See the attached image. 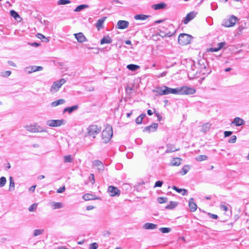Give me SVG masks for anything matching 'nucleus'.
<instances>
[{"instance_id": "1", "label": "nucleus", "mask_w": 249, "mask_h": 249, "mask_svg": "<svg viewBox=\"0 0 249 249\" xmlns=\"http://www.w3.org/2000/svg\"><path fill=\"white\" fill-rule=\"evenodd\" d=\"M113 135V130L112 126L107 124L105 129L102 132V139L103 142L107 143L111 139Z\"/></svg>"}, {"instance_id": "2", "label": "nucleus", "mask_w": 249, "mask_h": 249, "mask_svg": "<svg viewBox=\"0 0 249 249\" xmlns=\"http://www.w3.org/2000/svg\"><path fill=\"white\" fill-rule=\"evenodd\" d=\"M102 130V127L97 125H90L87 128L88 136L91 137L93 139L96 138V136L99 134Z\"/></svg>"}, {"instance_id": "3", "label": "nucleus", "mask_w": 249, "mask_h": 249, "mask_svg": "<svg viewBox=\"0 0 249 249\" xmlns=\"http://www.w3.org/2000/svg\"><path fill=\"white\" fill-rule=\"evenodd\" d=\"M192 36L186 34H181L178 37V43L182 45L189 44L192 40Z\"/></svg>"}, {"instance_id": "4", "label": "nucleus", "mask_w": 249, "mask_h": 249, "mask_svg": "<svg viewBox=\"0 0 249 249\" xmlns=\"http://www.w3.org/2000/svg\"><path fill=\"white\" fill-rule=\"evenodd\" d=\"M66 80L63 78H61L59 81H55L52 86L50 91L53 93L56 92L58 91L62 85L66 83Z\"/></svg>"}, {"instance_id": "5", "label": "nucleus", "mask_w": 249, "mask_h": 249, "mask_svg": "<svg viewBox=\"0 0 249 249\" xmlns=\"http://www.w3.org/2000/svg\"><path fill=\"white\" fill-rule=\"evenodd\" d=\"M196 91L194 88L186 86L180 87V95H192L195 93Z\"/></svg>"}, {"instance_id": "6", "label": "nucleus", "mask_w": 249, "mask_h": 249, "mask_svg": "<svg viewBox=\"0 0 249 249\" xmlns=\"http://www.w3.org/2000/svg\"><path fill=\"white\" fill-rule=\"evenodd\" d=\"M26 130L30 132L36 133V132H46L47 131L46 129L41 127L40 126H37L35 125H30L25 126Z\"/></svg>"}, {"instance_id": "7", "label": "nucleus", "mask_w": 249, "mask_h": 249, "mask_svg": "<svg viewBox=\"0 0 249 249\" xmlns=\"http://www.w3.org/2000/svg\"><path fill=\"white\" fill-rule=\"evenodd\" d=\"M66 123V121L63 120H48L46 124L51 127H58L61 125L64 124Z\"/></svg>"}, {"instance_id": "8", "label": "nucleus", "mask_w": 249, "mask_h": 249, "mask_svg": "<svg viewBox=\"0 0 249 249\" xmlns=\"http://www.w3.org/2000/svg\"><path fill=\"white\" fill-rule=\"evenodd\" d=\"M238 18L232 15L228 19L224 20L222 25L226 27H232L235 24Z\"/></svg>"}, {"instance_id": "9", "label": "nucleus", "mask_w": 249, "mask_h": 249, "mask_svg": "<svg viewBox=\"0 0 249 249\" xmlns=\"http://www.w3.org/2000/svg\"><path fill=\"white\" fill-rule=\"evenodd\" d=\"M206 61L204 59H200L198 61L197 68L199 70L200 73L204 74L206 72Z\"/></svg>"}, {"instance_id": "10", "label": "nucleus", "mask_w": 249, "mask_h": 249, "mask_svg": "<svg viewBox=\"0 0 249 249\" xmlns=\"http://www.w3.org/2000/svg\"><path fill=\"white\" fill-rule=\"evenodd\" d=\"M153 92L156 93V96H162L167 95L166 86L157 87L153 90Z\"/></svg>"}, {"instance_id": "11", "label": "nucleus", "mask_w": 249, "mask_h": 249, "mask_svg": "<svg viewBox=\"0 0 249 249\" xmlns=\"http://www.w3.org/2000/svg\"><path fill=\"white\" fill-rule=\"evenodd\" d=\"M108 192L111 196H119L120 194V191L118 188L113 186H109L108 187Z\"/></svg>"}, {"instance_id": "12", "label": "nucleus", "mask_w": 249, "mask_h": 249, "mask_svg": "<svg viewBox=\"0 0 249 249\" xmlns=\"http://www.w3.org/2000/svg\"><path fill=\"white\" fill-rule=\"evenodd\" d=\"M158 127V124L157 123H153L150 125L144 127L143 131L148 133L155 132L157 130Z\"/></svg>"}, {"instance_id": "13", "label": "nucleus", "mask_w": 249, "mask_h": 249, "mask_svg": "<svg viewBox=\"0 0 249 249\" xmlns=\"http://www.w3.org/2000/svg\"><path fill=\"white\" fill-rule=\"evenodd\" d=\"M196 13L194 11L189 13L184 18L183 22L185 24H187L196 16Z\"/></svg>"}, {"instance_id": "14", "label": "nucleus", "mask_w": 249, "mask_h": 249, "mask_svg": "<svg viewBox=\"0 0 249 249\" xmlns=\"http://www.w3.org/2000/svg\"><path fill=\"white\" fill-rule=\"evenodd\" d=\"M129 23L126 20H120L118 21L116 28L119 29H124L127 28Z\"/></svg>"}, {"instance_id": "15", "label": "nucleus", "mask_w": 249, "mask_h": 249, "mask_svg": "<svg viewBox=\"0 0 249 249\" xmlns=\"http://www.w3.org/2000/svg\"><path fill=\"white\" fill-rule=\"evenodd\" d=\"M75 37L79 43H83L88 41L87 38L82 33H79L74 34Z\"/></svg>"}, {"instance_id": "16", "label": "nucleus", "mask_w": 249, "mask_h": 249, "mask_svg": "<svg viewBox=\"0 0 249 249\" xmlns=\"http://www.w3.org/2000/svg\"><path fill=\"white\" fill-rule=\"evenodd\" d=\"M167 95L169 94H174L180 95V87L175 89H172L166 86Z\"/></svg>"}, {"instance_id": "17", "label": "nucleus", "mask_w": 249, "mask_h": 249, "mask_svg": "<svg viewBox=\"0 0 249 249\" xmlns=\"http://www.w3.org/2000/svg\"><path fill=\"white\" fill-rule=\"evenodd\" d=\"M78 105H74L71 107H67L64 108L63 112H68L69 113H71L73 111L76 110L78 108Z\"/></svg>"}, {"instance_id": "18", "label": "nucleus", "mask_w": 249, "mask_h": 249, "mask_svg": "<svg viewBox=\"0 0 249 249\" xmlns=\"http://www.w3.org/2000/svg\"><path fill=\"white\" fill-rule=\"evenodd\" d=\"M245 122L242 119L237 117L234 119V120L232 122V124H234L236 126H239L244 124Z\"/></svg>"}, {"instance_id": "19", "label": "nucleus", "mask_w": 249, "mask_h": 249, "mask_svg": "<svg viewBox=\"0 0 249 249\" xmlns=\"http://www.w3.org/2000/svg\"><path fill=\"white\" fill-rule=\"evenodd\" d=\"M194 199L193 198H191L189 201V206L191 212H194L196 211L197 209L196 204L194 202Z\"/></svg>"}, {"instance_id": "20", "label": "nucleus", "mask_w": 249, "mask_h": 249, "mask_svg": "<svg viewBox=\"0 0 249 249\" xmlns=\"http://www.w3.org/2000/svg\"><path fill=\"white\" fill-rule=\"evenodd\" d=\"M93 164L95 166L97 167V169L100 171H102L104 169L103 163L99 160H95L93 162Z\"/></svg>"}, {"instance_id": "21", "label": "nucleus", "mask_w": 249, "mask_h": 249, "mask_svg": "<svg viewBox=\"0 0 249 249\" xmlns=\"http://www.w3.org/2000/svg\"><path fill=\"white\" fill-rule=\"evenodd\" d=\"M157 228V225L151 223H146L143 225V228L146 230H153Z\"/></svg>"}, {"instance_id": "22", "label": "nucleus", "mask_w": 249, "mask_h": 249, "mask_svg": "<svg viewBox=\"0 0 249 249\" xmlns=\"http://www.w3.org/2000/svg\"><path fill=\"white\" fill-rule=\"evenodd\" d=\"M112 42V39L108 36H104L100 40L101 44H110Z\"/></svg>"}, {"instance_id": "23", "label": "nucleus", "mask_w": 249, "mask_h": 249, "mask_svg": "<svg viewBox=\"0 0 249 249\" xmlns=\"http://www.w3.org/2000/svg\"><path fill=\"white\" fill-rule=\"evenodd\" d=\"M196 67L197 66H196L195 62L194 61L189 60L187 62L186 68L189 69L190 70L194 71Z\"/></svg>"}, {"instance_id": "24", "label": "nucleus", "mask_w": 249, "mask_h": 249, "mask_svg": "<svg viewBox=\"0 0 249 249\" xmlns=\"http://www.w3.org/2000/svg\"><path fill=\"white\" fill-rule=\"evenodd\" d=\"M166 6V5L165 3L160 2L156 4H153L152 7L153 9L157 10L164 9Z\"/></svg>"}, {"instance_id": "25", "label": "nucleus", "mask_w": 249, "mask_h": 249, "mask_svg": "<svg viewBox=\"0 0 249 249\" xmlns=\"http://www.w3.org/2000/svg\"><path fill=\"white\" fill-rule=\"evenodd\" d=\"M150 17L149 15H145L143 14H138L134 16V19L136 20H146L147 18Z\"/></svg>"}, {"instance_id": "26", "label": "nucleus", "mask_w": 249, "mask_h": 249, "mask_svg": "<svg viewBox=\"0 0 249 249\" xmlns=\"http://www.w3.org/2000/svg\"><path fill=\"white\" fill-rule=\"evenodd\" d=\"M179 150V148L176 149L174 145L171 144L167 145V149L166 150V153H171L175 151H177Z\"/></svg>"}, {"instance_id": "27", "label": "nucleus", "mask_w": 249, "mask_h": 249, "mask_svg": "<svg viewBox=\"0 0 249 249\" xmlns=\"http://www.w3.org/2000/svg\"><path fill=\"white\" fill-rule=\"evenodd\" d=\"M173 189L178 193H182V196H186L188 194V191L184 189H180L175 186H174Z\"/></svg>"}, {"instance_id": "28", "label": "nucleus", "mask_w": 249, "mask_h": 249, "mask_svg": "<svg viewBox=\"0 0 249 249\" xmlns=\"http://www.w3.org/2000/svg\"><path fill=\"white\" fill-rule=\"evenodd\" d=\"M95 196L91 194L88 193L83 196V198L86 200H90L95 199Z\"/></svg>"}, {"instance_id": "29", "label": "nucleus", "mask_w": 249, "mask_h": 249, "mask_svg": "<svg viewBox=\"0 0 249 249\" xmlns=\"http://www.w3.org/2000/svg\"><path fill=\"white\" fill-rule=\"evenodd\" d=\"M65 102L66 101L64 99H60L52 102L51 106L52 107H55L59 105L64 104Z\"/></svg>"}, {"instance_id": "30", "label": "nucleus", "mask_w": 249, "mask_h": 249, "mask_svg": "<svg viewBox=\"0 0 249 249\" xmlns=\"http://www.w3.org/2000/svg\"><path fill=\"white\" fill-rule=\"evenodd\" d=\"M181 159L179 158H173L171 162V164L173 166H179L181 163Z\"/></svg>"}, {"instance_id": "31", "label": "nucleus", "mask_w": 249, "mask_h": 249, "mask_svg": "<svg viewBox=\"0 0 249 249\" xmlns=\"http://www.w3.org/2000/svg\"><path fill=\"white\" fill-rule=\"evenodd\" d=\"M178 205V202L175 201H170L169 204L165 206L166 209L172 210Z\"/></svg>"}, {"instance_id": "32", "label": "nucleus", "mask_w": 249, "mask_h": 249, "mask_svg": "<svg viewBox=\"0 0 249 249\" xmlns=\"http://www.w3.org/2000/svg\"><path fill=\"white\" fill-rule=\"evenodd\" d=\"M211 126V124L207 123L203 125L201 127V131L204 133L208 131Z\"/></svg>"}, {"instance_id": "33", "label": "nucleus", "mask_w": 249, "mask_h": 249, "mask_svg": "<svg viewBox=\"0 0 249 249\" xmlns=\"http://www.w3.org/2000/svg\"><path fill=\"white\" fill-rule=\"evenodd\" d=\"M127 68L133 71H137L140 68V66L135 64H129L127 66Z\"/></svg>"}, {"instance_id": "34", "label": "nucleus", "mask_w": 249, "mask_h": 249, "mask_svg": "<svg viewBox=\"0 0 249 249\" xmlns=\"http://www.w3.org/2000/svg\"><path fill=\"white\" fill-rule=\"evenodd\" d=\"M89 6L87 4H81L77 6L74 11V12H78L84 9L89 8Z\"/></svg>"}, {"instance_id": "35", "label": "nucleus", "mask_w": 249, "mask_h": 249, "mask_svg": "<svg viewBox=\"0 0 249 249\" xmlns=\"http://www.w3.org/2000/svg\"><path fill=\"white\" fill-rule=\"evenodd\" d=\"M106 19V17H103L102 18H101L99 19L96 23V26L97 28H99L101 27L103 25V24L104 23L105 19Z\"/></svg>"}, {"instance_id": "36", "label": "nucleus", "mask_w": 249, "mask_h": 249, "mask_svg": "<svg viewBox=\"0 0 249 249\" xmlns=\"http://www.w3.org/2000/svg\"><path fill=\"white\" fill-rule=\"evenodd\" d=\"M11 16L14 18L15 19L18 20V18H20V17L19 14L15 10H12L10 12Z\"/></svg>"}, {"instance_id": "37", "label": "nucleus", "mask_w": 249, "mask_h": 249, "mask_svg": "<svg viewBox=\"0 0 249 249\" xmlns=\"http://www.w3.org/2000/svg\"><path fill=\"white\" fill-rule=\"evenodd\" d=\"M10 180V184H9V191L13 190L15 188V183L13 178L12 177H10L9 178Z\"/></svg>"}, {"instance_id": "38", "label": "nucleus", "mask_w": 249, "mask_h": 249, "mask_svg": "<svg viewBox=\"0 0 249 249\" xmlns=\"http://www.w3.org/2000/svg\"><path fill=\"white\" fill-rule=\"evenodd\" d=\"M73 161L71 155H67L64 157V162L65 163H71Z\"/></svg>"}, {"instance_id": "39", "label": "nucleus", "mask_w": 249, "mask_h": 249, "mask_svg": "<svg viewBox=\"0 0 249 249\" xmlns=\"http://www.w3.org/2000/svg\"><path fill=\"white\" fill-rule=\"evenodd\" d=\"M207 159L208 157L206 155H199L196 158V160L198 161L205 160H207Z\"/></svg>"}, {"instance_id": "40", "label": "nucleus", "mask_w": 249, "mask_h": 249, "mask_svg": "<svg viewBox=\"0 0 249 249\" xmlns=\"http://www.w3.org/2000/svg\"><path fill=\"white\" fill-rule=\"evenodd\" d=\"M189 169V166L188 165H185L182 168L181 171H180V173L182 175H184L188 172Z\"/></svg>"}, {"instance_id": "41", "label": "nucleus", "mask_w": 249, "mask_h": 249, "mask_svg": "<svg viewBox=\"0 0 249 249\" xmlns=\"http://www.w3.org/2000/svg\"><path fill=\"white\" fill-rule=\"evenodd\" d=\"M157 200L159 203L161 204L167 202L168 198L165 197H159L158 198Z\"/></svg>"}, {"instance_id": "42", "label": "nucleus", "mask_w": 249, "mask_h": 249, "mask_svg": "<svg viewBox=\"0 0 249 249\" xmlns=\"http://www.w3.org/2000/svg\"><path fill=\"white\" fill-rule=\"evenodd\" d=\"M160 231L163 233H169L171 231L170 228H160Z\"/></svg>"}, {"instance_id": "43", "label": "nucleus", "mask_w": 249, "mask_h": 249, "mask_svg": "<svg viewBox=\"0 0 249 249\" xmlns=\"http://www.w3.org/2000/svg\"><path fill=\"white\" fill-rule=\"evenodd\" d=\"M43 230L36 229L34 231V236H37L41 234L43 232Z\"/></svg>"}, {"instance_id": "44", "label": "nucleus", "mask_w": 249, "mask_h": 249, "mask_svg": "<svg viewBox=\"0 0 249 249\" xmlns=\"http://www.w3.org/2000/svg\"><path fill=\"white\" fill-rule=\"evenodd\" d=\"M71 3V1L69 0H59L57 1L58 5H65Z\"/></svg>"}, {"instance_id": "45", "label": "nucleus", "mask_w": 249, "mask_h": 249, "mask_svg": "<svg viewBox=\"0 0 249 249\" xmlns=\"http://www.w3.org/2000/svg\"><path fill=\"white\" fill-rule=\"evenodd\" d=\"M6 182V179L5 177H2L0 178V187L4 186Z\"/></svg>"}, {"instance_id": "46", "label": "nucleus", "mask_w": 249, "mask_h": 249, "mask_svg": "<svg viewBox=\"0 0 249 249\" xmlns=\"http://www.w3.org/2000/svg\"><path fill=\"white\" fill-rule=\"evenodd\" d=\"M53 209H60L62 207V204L60 202H55L53 205Z\"/></svg>"}, {"instance_id": "47", "label": "nucleus", "mask_w": 249, "mask_h": 249, "mask_svg": "<svg viewBox=\"0 0 249 249\" xmlns=\"http://www.w3.org/2000/svg\"><path fill=\"white\" fill-rule=\"evenodd\" d=\"M36 208L37 205L36 203H34L29 207V211L30 212H34L36 209Z\"/></svg>"}, {"instance_id": "48", "label": "nucleus", "mask_w": 249, "mask_h": 249, "mask_svg": "<svg viewBox=\"0 0 249 249\" xmlns=\"http://www.w3.org/2000/svg\"><path fill=\"white\" fill-rule=\"evenodd\" d=\"M27 71H28L29 73H31L32 72H35L36 71V66H32L31 67H27L26 68Z\"/></svg>"}, {"instance_id": "49", "label": "nucleus", "mask_w": 249, "mask_h": 249, "mask_svg": "<svg viewBox=\"0 0 249 249\" xmlns=\"http://www.w3.org/2000/svg\"><path fill=\"white\" fill-rule=\"evenodd\" d=\"M11 74V71H6L1 73V75L3 77H8Z\"/></svg>"}, {"instance_id": "50", "label": "nucleus", "mask_w": 249, "mask_h": 249, "mask_svg": "<svg viewBox=\"0 0 249 249\" xmlns=\"http://www.w3.org/2000/svg\"><path fill=\"white\" fill-rule=\"evenodd\" d=\"M98 247V245L96 243H93L90 244L89 249H97Z\"/></svg>"}, {"instance_id": "51", "label": "nucleus", "mask_w": 249, "mask_h": 249, "mask_svg": "<svg viewBox=\"0 0 249 249\" xmlns=\"http://www.w3.org/2000/svg\"><path fill=\"white\" fill-rule=\"evenodd\" d=\"M163 184V181L161 180H158L155 183V187H160Z\"/></svg>"}, {"instance_id": "52", "label": "nucleus", "mask_w": 249, "mask_h": 249, "mask_svg": "<svg viewBox=\"0 0 249 249\" xmlns=\"http://www.w3.org/2000/svg\"><path fill=\"white\" fill-rule=\"evenodd\" d=\"M236 136L235 135H232L229 140V142L231 143H234L236 141Z\"/></svg>"}, {"instance_id": "53", "label": "nucleus", "mask_w": 249, "mask_h": 249, "mask_svg": "<svg viewBox=\"0 0 249 249\" xmlns=\"http://www.w3.org/2000/svg\"><path fill=\"white\" fill-rule=\"evenodd\" d=\"M226 44L225 42H221L217 44V48L219 49V50H220L223 47H224V46Z\"/></svg>"}, {"instance_id": "54", "label": "nucleus", "mask_w": 249, "mask_h": 249, "mask_svg": "<svg viewBox=\"0 0 249 249\" xmlns=\"http://www.w3.org/2000/svg\"><path fill=\"white\" fill-rule=\"evenodd\" d=\"M89 179L90 180L92 184H93L95 183L94 175L93 174H90Z\"/></svg>"}, {"instance_id": "55", "label": "nucleus", "mask_w": 249, "mask_h": 249, "mask_svg": "<svg viewBox=\"0 0 249 249\" xmlns=\"http://www.w3.org/2000/svg\"><path fill=\"white\" fill-rule=\"evenodd\" d=\"M217 4L215 2H212L211 4V9L212 10H215L217 9Z\"/></svg>"}, {"instance_id": "56", "label": "nucleus", "mask_w": 249, "mask_h": 249, "mask_svg": "<svg viewBox=\"0 0 249 249\" xmlns=\"http://www.w3.org/2000/svg\"><path fill=\"white\" fill-rule=\"evenodd\" d=\"M208 214L210 218L212 219H217L218 217L216 214H213L211 213H208Z\"/></svg>"}, {"instance_id": "57", "label": "nucleus", "mask_w": 249, "mask_h": 249, "mask_svg": "<svg viewBox=\"0 0 249 249\" xmlns=\"http://www.w3.org/2000/svg\"><path fill=\"white\" fill-rule=\"evenodd\" d=\"M37 37L40 39H46L47 40L45 41V42H46L49 41V39L47 37H46L44 35L41 34H38Z\"/></svg>"}, {"instance_id": "58", "label": "nucleus", "mask_w": 249, "mask_h": 249, "mask_svg": "<svg viewBox=\"0 0 249 249\" xmlns=\"http://www.w3.org/2000/svg\"><path fill=\"white\" fill-rule=\"evenodd\" d=\"M142 121L141 116H139L136 118L135 122L137 124H141L142 123Z\"/></svg>"}, {"instance_id": "59", "label": "nucleus", "mask_w": 249, "mask_h": 249, "mask_svg": "<svg viewBox=\"0 0 249 249\" xmlns=\"http://www.w3.org/2000/svg\"><path fill=\"white\" fill-rule=\"evenodd\" d=\"M232 133V131H226L224 132V136L225 137H227L230 136Z\"/></svg>"}, {"instance_id": "60", "label": "nucleus", "mask_w": 249, "mask_h": 249, "mask_svg": "<svg viewBox=\"0 0 249 249\" xmlns=\"http://www.w3.org/2000/svg\"><path fill=\"white\" fill-rule=\"evenodd\" d=\"M219 50L217 47H214V48H211L209 49V51L211 52H216L218 51Z\"/></svg>"}, {"instance_id": "61", "label": "nucleus", "mask_w": 249, "mask_h": 249, "mask_svg": "<svg viewBox=\"0 0 249 249\" xmlns=\"http://www.w3.org/2000/svg\"><path fill=\"white\" fill-rule=\"evenodd\" d=\"M65 190V186H63V187H60L58 189H57V193H62L63 192H64Z\"/></svg>"}, {"instance_id": "62", "label": "nucleus", "mask_w": 249, "mask_h": 249, "mask_svg": "<svg viewBox=\"0 0 249 249\" xmlns=\"http://www.w3.org/2000/svg\"><path fill=\"white\" fill-rule=\"evenodd\" d=\"M220 209L221 210H223V211H227L228 209V208L227 206L225 205H220Z\"/></svg>"}, {"instance_id": "63", "label": "nucleus", "mask_w": 249, "mask_h": 249, "mask_svg": "<svg viewBox=\"0 0 249 249\" xmlns=\"http://www.w3.org/2000/svg\"><path fill=\"white\" fill-rule=\"evenodd\" d=\"M30 45L35 47H37L40 45V43L35 42L32 43H29Z\"/></svg>"}, {"instance_id": "64", "label": "nucleus", "mask_w": 249, "mask_h": 249, "mask_svg": "<svg viewBox=\"0 0 249 249\" xmlns=\"http://www.w3.org/2000/svg\"><path fill=\"white\" fill-rule=\"evenodd\" d=\"M36 187V185H33V186H31L29 188V191L32 192H34L35 190Z\"/></svg>"}]
</instances>
